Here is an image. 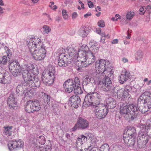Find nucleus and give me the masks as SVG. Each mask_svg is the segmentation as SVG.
<instances>
[{
    "label": "nucleus",
    "mask_w": 151,
    "mask_h": 151,
    "mask_svg": "<svg viewBox=\"0 0 151 151\" xmlns=\"http://www.w3.org/2000/svg\"><path fill=\"white\" fill-rule=\"evenodd\" d=\"M146 9V8H145V6H142L139 9V14H143L145 12V9Z\"/></svg>",
    "instance_id": "nucleus-39"
},
{
    "label": "nucleus",
    "mask_w": 151,
    "mask_h": 151,
    "mask_svg": "<svg viewBox=\"0 0 151 151\" xmlns=\"http://www.w3.org/2000/svg\"><path fill=\"white\" fill-rule=\"evenodd\" d=\"M97 88L99 93H93L86 96L83 105H87L88 106L91 105L96 106V109L95 112L96 116L98 118L101 119L104 117V104H100L103 96L102 93H103L104 91V79L99 81L97 83Z\"/></svg>",
    "instance_id": "nucleus-1"
},
{
    "label": "nucleus",
    "mask_w": 151,
    "mask_h": 151,
    "mask_svg": "<svg viewBox=\"0 0 151 151\" xmlns=\"http://www.w3.org/2000/svg\"><path fill=\"white\" fill-rule=\"evenodd\" d=\"M74 92L78 94H81L82 93L83 91L81 87L79 86H75L74 90Z\"/></svg>",
    "instance_id": "nucleus-32"
},
{
    "label": "nucleus",
    "mask_w": 151,
    "mask_h": 151,
    "mask_svg": "<svg viewBox=\"0 0 151 151\" xmlns=\"http://www.w3.org/2000/svg\"><path fill=\"white\" fill-rule=\"evenodd\" d=\"M63 55L58 58V65L59 66L64 67L67 66L68 64H70L72 61V56L71 55H67L66 57H62Z\"/></svg>",
    "instance_id": "nucleus-14"
},
{
    "label": "nucleus",
    "mask_w": 151,
    "mask_h": 151,
    "mask_svg": "<svg viewBox=\"0 0 151 151\" xmlns=\"http://www.w3.org/2000/svg\"><path fill=\"white\" fill-rule=\"evenodd\" d=\"M3 9L0 6V14H2L4 13Z\"/></svg>",
    "instance_id": "nucleus-60"
},
{
    "label": "nucleus",
    "mask_w": 151,
    "mask_h": 151,
    "mask_svg": "<svg viewBox=\"0 0 151 151\" xmlns=\"http://www.w3.org/2000/svg\"><path fill=\"white\" fill-rule=\"evenodd\" d=\"M116 104V101L111 98H109L106 101L105 108L108 109H113L114 108Z\"/></svg>",
    "instance_id": "nucleus-22"
},
{
    "label": "nucleus",
    "mask_w": 151,
    "mask_h": 151,
    "mask_svg": "<svg viewBox=\"0 0 151 151\" xmlns=\"http://www.w3.org/2000/svg\"><path fill=\"white\" fill-rule=\"evenodd\" d=\"M96 71L99 74L104 73V60H97L95 63Z\"/></svg>",
    "instance_id": "nucleus-17"
},
{
    "label": "nucleus",
    "mask_w": 151,
    "mask_h": 151,
    "mask_svg": "<svg viewBox=\"0 0 151 151\" xmlns=\"http://www.w3.org/2000/svg\"><path fill=\"white\" fill-rule=\"evenodd\" d=\"M15 95L13 93L10 94L7 99V104L10 109H14V108L16 106L17 102L15 100L14 97Z\"/></svg>",
    "instance_id": "nucleus-20"
},
{
    "label": "nucleus",
    "mask_w": 151,
    "mask_h": 151,
    "mask_svg": "<svg viewBox=\"0 0 151 151\" xmlns=\"http://www.w3.org/2000/svg\"><path fill=\"white\" fill-rule=\"evenodd\" d=\"M122 61L124 63H125L128 62V59L125 58H123L122 59Z\"/></svg>",
    "instance_id": "nucleus-57"
},
{
    "label": "nucleus",
    "mask_w": 151,
    "mask_h": 151,
    "mask_svg": "<svg viewBox=\"0 0 151 151\" xmlns=\"http://www.w3.org/2000/svg\"><path fill=\"white\" fill-rule=\"evenodd\" d=\"M9 66L10 72L15 77L22 74V70H24L23 68L21 69L19 63L15 61L10 62Z\"/></svg>",
    "instance_id": "nucleus-11"
},
{
    "label": "nucleus",
    "mask_w": 151,
    "mask_h": 151,
    "mask_svg": "<svg viewBox=\"0 0 151 151\" xmlns=\"http://www.w3.org/2000/svg\"><path fill=\"white\" fill-rule=\"evenodd\" d=\"M96 44V42L93 41H91L90 43V45L92 47H94L95 46Z\"/></svg>",
    "instance_id": "nucleus-55"
},
{
    "label": "nucleus",
    "mask_w": 151,
    "mask_h": 151,
    "mask_svg": "<svg viewBox=\"0 0 151 151\" xmlns=\"http://www.w3.org/2000/svg\"><path fill=\"white\" fill-rule=\"evenodd\" d=\"M88 126V122L82 116H79L78 119L77 123L72 128V130L74 131L78 129H83L87 128Z\"/></svg>",
    "instance_id": "nucleus-12"
},
{
    "label": "nucleus",
    "mask_w": 151,
    "mask_h": 151,
    "mask_svg": "<svg viewBox=\"0 0 151 151\" xmlns=\"http://www.w3.org/2000/svg\"><path fill=\"white\" fill-rule=\"evenodd\" d=\"M43 96L44 98V102L45 103L48 104L50 99V96L49 95L45 93H44V95H43Z\"/></svg>",
    "instance_id": "nucleus-33"
},
{
    "label": "nucleus",
    "mask_w": 151,
    "mask_h": 151,
    "mask_svg": "<svg viewBox=\"0 0 151 151\" xmlns=\"http://www.w3.org/2000/svg\"><path fill=\"white\" fill-rule=\"evenodd\" d=\"M131 86H129V85H127L126 86L125 88L127 91L129 92L130 88Z\"/></svg>",
    "instance_id": "nucleus-53"
},
{
    "label": "nucleus",
    "mask_w": 151,
    "mask_h": 151,
    "mask_svg": "<svg viewBox=\"0 0 151 151\" xmlns=\"http://www.w3.org/2000/svg\"><path fill=\"white\" fill-rule=\"evenodd\" d=\"M78 15L76 12H73L72 14V18L73 19L76 18L77 17Z\"/></svg>",
    "instance_id": "nucleus-52"
},
{
    "label": "nucleus",
    "mask_w": 151,
    "mask_h": 151,
    "mask_svg": "<svg viewBox=\"0 0 151 151\" xmlns=\"http://www.w3.org/2000/svg\"><path fill=\"white\" fill-rule=\"evenodd\" d=\"M4 49L5 50L7 56L5 55L4 56L2 57V60H0V64H2L3 65L6 64L8 61L9 60V59L7 58V57L9 59L10 57H11L12 55L10 50L7 46H5L4 47Z\"/></svg>",
    "instance_id": "nucleus-21"
},
{
    "label": "nucleus",
    "mask_w": 151,
    "mask_h": 151,
    "mask_svg": "<svg viewBox=\"0 0 151 151\" xmlns=\"http://www.w3.org/2000/svg\"><path fill=\"white\" fill-rule=\"evenodd\" d=\"M97 25L100 27H104V21L103 20H99L97 23Z\"/></svg>",
    "instance_id": "nucleus-42"
},
{
    "label": "nucleus",
    "mask_w": 151,
    "mask_h": 151,
    "mask_svg": "<svg viewBox=\"0 0 151 151\" xmlns=\"http://www.w3.org/2000/svg\"><path fill=\"white\" fill-rule=\"evenodd\" d=\"M115 16V17H116V18L117 19V20H118V19H121V16L119 14H116Z\"/></svg>",
    "instance_id": "nucleus-59"
},
{
    "label": "nucleus",
    "mask_w": 151,
    "mask_h": 151,
    "mask_svg": "<svg viewBox=\"0 0 151 151\" xmlns=\"http://www.w3.org/2000/svg\"><path fill=\"white\" fill-rule=\"evenodd\" d=\"M51 68V70L43 73L41 76L43 83L46 85H49L54 82L55 71L54 67H52Z\"/></svg>",
    "instance_id": "nucleus-8"
},
{
    "label": "nucleus",
    "mask_w": 151,
    "mask_h": 151,
    "mask_svg": "<svg viewBox=\"0 0 151 151\" xmlns=\"http://www.w3.org/2000/svg\"><path fill=\"white\" fill-rule=\"evenodd\" d=\"M62 13L63 18L65 19H66L68 18V15L67 14L66 11L65 10H63Z\"/></svg>",
    "instance_id": "nucleus-41"
},
{
    "label": "nucleus",
    "mask_w": 151,
    "mask_h": 151,
    "mask_svg": "<svg viewBox=\"0 0 151 151\" xmlns=\"http://www.w3.org/2000/svg\"><path fill=\"white\" fill-rule=\"evenodd\" d=\"M91 142L92 146H95L96 142V139L95 138H91Z\"/></svg>",
    "instance_id": "nucleus-43"
},
{
    "label": "nucleus",
    "mask_w": 151,
    "mask_h": 151,
    "mask_svg": "<svg viewBox=\"0 0 151 151\" xmlns=\"http://www.w3.org/2000/svg\"><path fill=\"white\" fill-rule=\"evenodd\" d=\"M109 147L108 145L107 144L104 143V150L105 151H109Z\"/></svg>",
    "instance_id": "nucleus-48"
},
{
    "label": "nucleus",
    "mask_w": 151,
    "mask_h": 151,
    "mask_svg": "<svg viewBox=\"0 0 151 151\" xmlns=\"http://www.w3.org/2000/svg\"><path fill=\"white\" fill-rule=\"evenodd\" d=\"M43 29V32L45 34H48L51 31V29L47 25H44L42 27Z\"/></svg>",
    "instance_id": "nucleus-34"
},
{
    "label": "nucleus",
    "mask_w": 151,
    "mask_h": 151,
    "mask_svg": "<svg viewBox=\"0 0 151 151\" xmlns=\"http://www.w3.org/2000/svg\"><path fill=\"white\" fill-rule=\"evenodd\" d=\"M45 149L46 151H50L52 149L51 146L50 144L45 146Z\"/></svg>",
    "instance_id": "nucleus-45"
},
{
    "label": "nucleus",
    "mask_w": 151,
    "mask_h": 151,
    "mask_svg": "<svg viewBox=\"0 0 151 151\" xmlns=\"http://www.w3.org/2000/svg\"><path fill=\"white\" fill-rule=\"evenodd\" d=\"M40 104L37 100L29 101L27 103L25 109L28 113L38 111L41 109Z\"/></svg>",
    "instance_id": "nucleus-9"
},
{
    "label": "nucleus",
    "mask_w": 151,
    "mask_h": 151,
    "mask_svg": "<svg viewBox=\"0 0 151 151\" xmlns=\"http://www.w3.org/2000/svg\"><path fill=\"white\" fill-rule=\"evenodd\" d=\"M88 2L89 7L90 8H92L93 6V2L91 1H88Z\"/></svg>",
    "instance_id": "nucleus-50"
},
{
    "label": "nucleus",
    "mask_w": 151,
    "mask_h": 151,
    "mask_svg": "<svg viewBox=\"0 0 151 151\" xmlns=\"http://www.w3.org/2000/svg\"><path fill=\"white\" fill-rule=\"evenodd\" d=\"M101 8H100L99 6H97V8H96V11L97 12L98 10L101 11Z\"/></svg>",
    "instance_id": "nucleus-63"
},
{
    "label": "nucleus",
    "mask_w": 151,
    "mask_h": 151,
    "mask_svg": "<svg viewBox=\"0 0 151 151\" xmlns=\"http://www.w3.org/2000/svg\"><path fill=\"white\" fill-rule=\"evenodd\" d=\"M138 104H142L140 109L142 113L148 111L151 108V93L146 91L142 94L138 99Z\"/></svg>",
    "instance_id": "nucleus-6"
},
{
    "label": "nucleus",
    "mask_w": 151,
    "mask_h": 151,
    "mask_svg": "<svg viewBox=\"0 0 151 151\" xmlns=\"http://www.w3.org/2000/svg\"><path fill=\"white\" fill-rule=\"evenodd\" d=\"M63 86L65 91L68 93L71 92L74 89L75 87L73 80L70 79L65 81Z\"/></svg>",
    "instance_id": "nucleus-16"
},
{
    "label": "nucleus",
    "mask_w": 151,
    "mask_h": 151,
    "mask_svg": "<svg viewBox=\"0 0 151 151\" xmlns=\"http://www.w3.org/2000/svg\"><path fill=\"white\" fill-rule=\"evenodd\" d=\"M138 127L140 129L138 136L140 137V140H142L144 138L146 139L145 140L146 142L145 145H146V144L148 142L147 133L149 131L151 130L150 125L140 124L138 125Z\"/></svg>",
    "instance_id": "nucleus-10"
},
{
    "label": "nucleus",
    "mask_w": 151,
    "mask_h": 151,
    "mask_svg": "<svg viewBox=\"0 0 151 151\" xmlns=\"http://www.w3.org/2000/svg\"><path fill=\"white\" fill-rule=\"evenodd\" d=\"M130 137H130V136L129 137H123V140L124 141L125 144L127 145H128L129 142L131 141V139H130Z\"/></svg>",
    "instance_id": "nucleus-36"
},
{
    "label": "nucleus",
    "mask_w": 151,
    "mask_h": 151,
    "mask_svg": "<svg viewBox=\"0 0 151 151\" xmlns=\"http://www.w3.org/2000/svg\"><path fill=\"white\" fill-rule=\"evenodd\" d=\"M134 12L130 11L128 12L126 15V19L125 18L124 16H123L122 21H125V22H127V20H131L134 17Z\"/></svg>",
    "instance_id": "nucleus-24"
},
{
    "label": "nucleus",
    "mask_w": 151,
    "mask_h": 151,
    "mask_svg": "<svg viewBox=\"0 0 151 151\" xmlns=\"http://www.w3.org/2000/svg\"><path fill=\"white\" fill-rule=\"evenodd\" d=\"M137 89L134 86H131L130 90V92L134 93H136L137 92Z\"/></svg>",
    "instance_id": "nucleus-47"
},
{
    "label": "nucleus",
    "mask_w": 151,
    "mask_h": 151,
    "mask_svg": "<svg viewBox=\"0 0 151 151\" xmlns=\"http://www.w3.org/2000/svg\"><path fill=\"white\" fill-rule=\"evenodd\" d=\"M73 134H71V135L68 133H66L65 134V137L68 138V139H70L71 138H72V136H73Z\"/></svg>",
    "instance_id": "nucleus-49"
},
{
    "label": "nucleus",
    "mask_w": 151,
    "mask_h": 151,
    "mask_svg": "<svg viewBox=\"0 0 151 151\" xmlns=\"http://www.w3.org/2000/svg\"><path fill=\"white\" fill-rule=\"evenodd\" d=\"M111 42L113 44H116L118 42V40L117 39H115L113 40Z\"/></svg>",
    "instance_id": "nucleus-56"
},
{
    "label": "nucleus",
    "mask_w": 151,
    "mask_h": 151,
    "mask_svg": "<svg viewBox=\"0 0 151 151\" xmlns=\"http://www.w3.org/2000/svg\"><path fill=\"white\" fill-rule=\"evenodd\" d=\"M130 76L129 72L126 70L123 71L119 78V82L121 84L124 83L129 78Z\"/></svg>",
    "instance_id": "nucleus-19"
},
{
    "label": "nucleus",
    "mask_w": 151,
    "mask_h": 151,
    "mask_svg": "<svg viewBox=\"0 0 151 151\" xmlns=\"http://www.w3.org/2000/svg\"><path fill=\"white\" fill-rule=\"evenodd\" d=\"M135 143V140L134 139H131V141L129 142L128 145V146H134Z\"/></svg>",
    "instance_id": "nucleus-46"
},
{
    "label": "nucleus",
    "mask_w": 151,
    "mask_h": 151,
    "mask_svg": "<svg viewBox=\"0 0 151 151\" xmlns=\"http://www.w3.org/2000/svg\"><path fill=\"white\" fill-rule=\"evenodd\" d=\"M83 138L87 139V137L83 135H82L81 137H79L77 138L76 142V146L77 147H80L83 144V141L82 140Z\"/></svg>",
    "instance_id": "nucleus-27"
},
{
    "label": "nucleus",
    "mask_w": 151,
    "mask_h": 151,
    "mask_svg": "<svg viewBox=\"0 0 151 151\" xmlns=\"http://www.w3.org/2000/svg\"><path fill=\"white\" fill-rule=\"evenodd\" d=\"M57 6L55 5H54L53 6H52V7H51V9H53V10H55V9H57Z\"/></svg>",
    "instance_id": "nucleus-64"
},
{
    "label": "nucleus",
    "mask_w": 151,
    "mask_h": 151,
    "mask_svg": "<svg viewBox=\"0 0 151 151\" xmlns=\"http://www.w3.org/2000/svg\"><path fill=\"white\" fill-rule=\"evenodd\" d=\"M4 76L3 74H2V76H0V83H4Z\"/></svg>",
    "instance_id": "nucleus-51"
},
{
    "label": "nucleus",
    "mask_w": 151,
    "mask_h": 151,
    "mask_svg": "<svg viewBox=\"0 0 151 151\" xmlns=\"http://www.w3.org/2000/svg\"><path fill=\"white\" fill-rule=\"evenodd\" d=\"M104 145H102L100 147V149L99 150L96 148H93L91 151H104Z\"/></svg>",
    "instance_id": "nucleus-40"
},
{
    "label": "nucleus",
    "mask_w": 151,
    "mask_h": 151,
    "mask_svg": "<svg viewBox=\"0 0 151 151\" xmlns=\"http://www.w3.org/2000/svg\"><path fill=\"white\" fill-rule=\"evenodd\" d=\"M96 32L98 34L100 35L101 32V29L99 28H97L96 29Z\"/></svg>",
    "instance_id": "nucleus-54"
},
{
    "label": "nucleus",
    "mask_w": 151,
    "mask_h": 151,
    "mask_svg": "<svg viewBox=\"0 0 151 151\" xmlns=\"http://www.w3.org/2000/svg\"><path fill=\"white\" fill-rule=\"evenodd\" d=\"M142 106L138 107L136 105L133 104L127 106L123 105L120 107V114L127 115L129 119L133 120L137 117L138 110H139L141 112L140 109Z\"/></svg>",
    "instance_id": "nucleus-5"
},
{
    "label": "nucleus",
    "mask_w": 151,
    "mask_h": 151,
    "mask_svg": "<svg viewBox=\"0 0 151 151\" xmlns=\"http://www.w3.org/2000/svg\"><path fill=\"white\" fill-rule=\"evenodd\" d=\"M80 50L78 51V58L81 59L80 66L86 67L94 62L96 60L95 56L93 53L89 50L87 45H83L80 47Z\"/></svg>",
    "instance_id": "nucleus-3"
},
{
    "label": "nucleus",
    "mask_w": 151,
    "mask_h": 151,
    "mask_svg": "<svg viewBox=\"0 0 151 151\" xmlns=\"http://www.w3.org/2000/svg\"><path fill=\"white\" fill-rule=\"evenodd\" d=\"M111 20L113 21H118L117 19L115 17H112L111 18Z\"/></svg>",
    "instance_id": "nucleus-62"
},
{
    "label": "nucleus",
    "mask_w": 151,
    "mask_h": 151,
    "mask_svg": "<svg viewBox=\"0 0 151 151\" xmlns=\"http://www.w3.org/2000/svg\"><path fill=\"white\" fill-rule=\"evenodd\" d=\"M74 82L75 86H79L80 84V81L78 77H76L75 78Z\"/></svg>",
    "instance_id": "nucleus-37"
},
{
    "label": "nucleus",
    "mask_w": 151,
    "mask_h": 151,
    "mask_svg": "<svg viewBox=\"0 0 151 151\" xmlns=\"http://www.w3.org/2000/svg\"><path fill=\"white\" fill-rule=\"evenodd\" d=\"M141 142H140L139 140L137 141V146L139 148H142L143 147V146L142 145V142H144V140H143V139L142 140H141Z\"/></svg>",
    "instance_id": "nucleus-44"
},
{
    "label": "nucleus",
    "mask_w": 151,
    "mask_h": 151,
    "mask_svg": "<svg viewBox=\"0 0 151 151\" xmlns=\"http://www.w3.org/2000/svg\"><path fill=\"white\" fill-rule=\"evenodd\" d=\"M104 91H107L110 90L112 87V84L110 77L111 76L113 77V71L109 61L104 60Z\"/></svg>",
    "instance_id": "nucleus-7"
},
{
    "label": "nucleus",
    "mask_w": 151,
    "mask_h": 151,
    "mask_svg": "<svg viewBox=\"0 0 151 151\" xmlns=\"http://www.w3.org/2000/svg\"><path fill=\"white\" fill-rule=\"evenodd\" d=\"M146 9H147L149 10V11L151 12V6L149 5L147 6Z\"/></svg>",
    "instance_id": "nucleus-61"
},
{
    "label": "nucleus",
    "mask_w": 151,
    "mask_h": 151,
    "mask_svg": "<svg viewBox=\"0 0 151 151\" xmlns=\"http://www.w3.org/2000/svg\"><path fill=\"white\" fill-rule=\"evenodd\" d=\"M124 89L121 88L119 90H117L116 92H115V95H117V98L120 99V98H122V94L124 92Z\"/></svg>",
    "instance_id": "nucleus-29"
},
{
    "label": "nucleus",
    "mask_w": 151,
    "mask_h": 151,
    "mask_svg": "<svg viewBox=\"0 0 151 151\" xmlns=\"http://www.w3.org/2000/svg\"><path fill=\"white\" fill-rule=\"evenodd\" d=\"M12 127H13L12 126H8L7 127H5L4 132L6 134H9L10 130H11L12 129Z\"/></svg>",
    "instance_id": "nucleus-38"
},
{
    "label": "nucleus",
    "mask_w": 151,
    "mask_h": 151,
    "mask_svg": "<svg viewBox=\"0 0 151 151\" xmlns=\"http://www.w3.org/2000/svg\"><path fill=\"white\" fill-rule=\"evenodd\" d=\"M39 144L41 145H44L45 143L46 140L44 136L41 135L37 138V139Z\"/></svg>",
    "instance_id": "nucleus-31"
},
{
    "label": "nucleus",
    "mask_w": 151,
    "mask_h": 151,
    "mask_svg": "<svg viewBox=\"0 0 151 151\" xmlns=\"http://www.w3.org/2000/svg\"><path fill=\"white\" fill-rule=\"evenodd\" d=\"M91 15V13H87V14H84V17L85 18H87L88 16H90Z\"/></svg>",
    "instance_id": "nucleus-58"
},
{
    "label": "nucleus",
    "mask_w": 151,
    "mask_h": 151,
    "mask_svg": "<svg viewBox=\"0 0 151 151\" xmlns=\"http://www.w3.org/2000/svg\"><path fill=\"white\" fill-rule=\"evenodd\" d=\"M130 96V95L129 94L128 92L124 89V92L123 93L122 99L125 98H129Z\"/></svg>",
    "instance_id": "nucleus-35"
},
{
    "label": "nucleus",
    "mask_w": 151,
    "mask_h": 151,
    "mask_svg": "<svg viewBox=\"0 0 151 151\" xmlns=\"http://www.w3.org/2000/svg\"><path fill=\"white\" fill-rule=\"evenodd\" d=\"M65 51V50L63 49V48H59L57 52V54L58 56V57H61V55H63L62 57H66L67 55H71L72 56V53L70 54H66L64 52Z\"/></svg>",
    "instance_id": "nucleus-26"
},
{
    "label": "nucleus",
    "mask_w": 151,
    "mask_h": 151,
    "mask_svg": "<svg viewBox=\"0 0 151 151\" xmlns=\"http://www.w3.org/2000/svg\"><path fill=\"white\" fill-rule=\"evenodd\" d=\"M22 73V78L24 80L23 85L28 86L32 88H36L40 87L41 81L38 77L31 73H28L26 71Z\"/></svg>",
    "instance_id": "nucleus-4"
},
{
    "label": "nucleus",
    "mask_w": 151,
    "mask_h": 151,
    "mask_svg": "<svg viewBox=\"0 0 151 151\" xmlns=\"http://www.w3.org/2000/svg\"><path fill=\"white\" fill-rule=\"evenodd\" d=\"M89 31L87 28H81L79 31V35L82 37H85L89 33Z\"/></svg>",
    "instance_id": "nucleus-25"
},
{
    "label": "nucleus",
    "mask_w": 151,
    "mask_h": 151,
    "mask_svg": "<svg viewBox=\"0 0 151 151\" xmlns=\"http://www.w3.org/2000/svg\"><path fill=\"white\" fill-rule=\"evenodd\" d=\"M143 54L141 50H139L137 52L135 59L138 62H140L142 59Z\"/></svg>",
    "instance_id": "nucleus-28"
},
{
    "label": "nucleus",
    "mask_w": 151,
    "mask_h": 151,
    "mask_svg": "<svg viewBox=\"0 0 151 151\" xmlns=\"http://www.w3.org/2000/svg\"><path fill=\"white\" fill-rule=\"evenodd\" d=\"M24 66L26 68V70H22V73L23 72H26L27 71L28 73H31L32 74L37 75L39 74V72L37 67L36 66L34 67V65L30 64H25Z\"/></svg>",
    "instance_id": "nucleus-15"
},
{
    "label": "nucleus",
    "mask_w": 151,
    "mask_h": 151,
    "mask_svg": "<svg viewBox=\"0 0 151 151\" xmlns=\"http://www.w3.org/2000/svg\"><path fill=\"white\" fill-rule=\"evenodd\" d=\"M27 45L29 51L34 59L40 60L45 58L46 50L43 42L40 39L31 38Z\"/></svg>",
    "instance_id": "nucleus-2"
},
{
    "label": "nucleus",
    "mask_w": 151,
    "mask_h": 151,
    "mask_svg": "<svg viewBox=\"0 0 151 151\" xmlns=\"http://www.w3.org/2000/svg\"><path fill=\"white\" fill-rule=\"evenodd\" d=\"M127 133L131 138L134 137L136 135V130L133 127L128 126L127 127Z\"/></svg>",
    "instance_id": "nucleus-23"
},
{
    "label": "nucleus",
    "mask_w": 151,
    "mask_h": 151,
    "mask_svg": "<svg viewBox=\"0 0 151 151\" xmlns=\"http://www.w3.org/2000/svg\"><path fill=\"white\" fill-rule=\"evenodd\" d=\"M70 104L75 108H77L80 105L81 100L80 97L77 95H73L70 98Z\"/></svg>",
    "instance_id": "nucleus-18"
},
{
    "label": "nucleus",
    "mask_w": 151,
    "mask_h": 151,
    "mask_svg": "<svg viewBox=\"0 0 151 151\" xmlns=\"http://www.w3.org/2000/svg\"><path fill=\"white\" fill-rule=\"evenodd\" d=\"M23 145V141L19 139L10 141L8 144L9 149L11 151L14 149L21 148Z\"/></svg>",
    "instance_id": "nucleus-13"
},
{
    "label": "nucleus",
    "mask_w": 151,
    "mask_h": 151,
    "mask_svg": "<svg viewBox=\"0 0 151 151\" xmlns=\"http://www.w3.org/2000/svg\"><path fill=\"white\" fill-rule=\"evenodd\" d=\"M83 80V85L86 86L91 81V78L90 76L87 75L84 77Z\"/></svg>",
    "instance_id": "nucleus-30"
}]
</instances>
